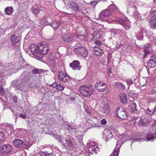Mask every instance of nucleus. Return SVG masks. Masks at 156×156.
<instances>
[{"instance_id": "obj_1", "label": "nucleus", "mask_w": 156, "mask_h": 156, "mask_svg": "<svg viewBox=\"0 0 156 156\" xmlns=\"http://www.w3.org/2000/svg\"><path fill=\"white\" fill-rule=\"evenodd\" d=\"M46 46L41 52L39 51L38 48H37L35 44L30 45L29 46V48L32 53L36 56L39 58H41L43 56V55L47 54L50 51V48L49 45L48 46L46 45Z\"/></svg>"}, {"instance_id": "obj_2", "label": "nucleus", "mask_w": 156, "mask_h": 156, "mask_svg": "<svg viewBox=\"0 0 156 156\" xmlns=\"http://www.w3.org/2000/svg\"><path fill=\"white\" fill-rule=\"evenodd\" d=\"M80 91L83 95L86 97H88L95 92L91 86L86 85L81 86L80 89Z\"/></svg>"}, {"instance_id": "obj_3", "label": "nucleus", "mask_w": 156, "mask_h": 156, "mask_svg": "<svg viewBox=\"0 0 156 156\" xmlns=\"http://www.w3.org/2000/svg\"><path fill=\"white\" fill-rule=\"evenodd\" d=\"M107 87L106 83L103 81L96 80L94 85V88L101 92L105 91Z\"/></svg>"}, {"instance_id": "obj_4", "label": "nucleus", "mask_w": 156, "mask_h": 156, "mask_svg": "<svg viewBox=\"0 0 156 156\" xmlns=\"http://www.w3.org/2000/svg\"><path fill=\"white\" fill-rule=\"evenodd\" d=\"M59 80L63 82H69L72 79L67 73L60 72L58 76Z\"/></svg>"}, {"instance_id": "obj_5", "label": "nucleus", "mask_w": 156, "mask_h": 156, "mask_svg": "<svg viewBox=\"0 0 156 156\" xmlns=\"http://www.w3.org/2000/svg\"><path fill=\"white\" fill-rule=\"evenodd\" d=\"M58 140L61 143L62 145L66 148H67L66 147V146H69L71 148H73L74 147V143L71 140L69 139L66 138L64 140L62 137L60 136Z\"/></svg>"}, {"instance_id": "obj_6", "label": "nucleus", "mask_w": 156, "mask_h": 156, "mask_svg": "<svg viewBox=\"0 0 156 156\" xmlns=\"http://www.w3.org/2000/svg\"><path fill=\"white\" fill-rule=\"evenodd\" d=\"M117 115L122 119H126L127 118V114L126 109L123 107H119L116 111Z\"/></svg>"}, {"instance_id": "obj_7", "label": "nucleus", "mask_w": 156, "mask_h": 156, "mask_svg": "<svg viewBox=\"0 0 156 156\" xmlns=\"http://www.w3.org/2000/svg\"><path fill=\"white\" fill-rule=\"evenodd\" d=\"M11 146L9 144H7L1 146L0 147V151L2 154L6 155L10 153L12 151Z\"/></svg>"}, {"instance_id": "obj_8", "label": "nucleus", "mask_w": 156, "mask_h": 156, "mask_svg": "<svg viewBox=\"0 0 156 156\" xmlns=\"http://www.w3.org/2000/svg\"><path fill=\"white\" fill-rule=\"evenodd\" d=\"M100 18L103 20H106L111 18L112 16V12L108 9L104 10L101 12L99 14Z\"/></svg>"}, {"instance_id": "obj_9", "label": "nucleus", "mask_w": 156, "mask_h": 156, "mask_svg": "<svg viewBox=\"0 0 156 156\" xmlns=\"http://www.w3.org/2000/svg\"><path fill=\"white\" fill-rule=\"evenodd\" d=\"M147 66L150 68H154L156 66V55H151V58L147 62Z\"/></svg>"}, {"instance_id": "obj_10", "label": "nucleus", "mask_w": 156, "mask_h": 156, "mask_svg": "<svg viewBox=\"0 0 156 156\" xmlns=\"http://www.w3.org/2000/svg\"><path fill=\"white\" fill-rule=\"evenodd\" d=\"M67 6L70 9L75 11H80V7L74 2H70L67 4Z\"/></svg>"}, {"instance_id": "obj_11", "label": "nucleus", "mask_w": 156, "mask_h": 156, "mask_svg": "<svg viewBox=\"0 0 156 156\" xmlns=\"http://www.w3.org/2000/svg\"><path fill=\"white\" fill-rule=\"evenodd\" d=\"M91 50L93 53L98 56H101L103 54V51L98 47H93L91 48Z\"/></svg>"}, {"instance_id": "obj_12", "label": "nucleus", "mask_w": 156, "mask_h": 156, "mask_svg": "<svg viewBox=\"0 0 156 156\" xmlns=\"http://www.w3.org/2000/svg\"><path fill=\"white\" fill-rule=\"evenodd\" d=\"M11 40L12 45L16 47H19L20 45V42L17 37L14 34L11 35Z\"/></svg>"}, {"instance_id": "obj_13", "label": "nucleus", "mask_w": 156, "mask_h": 156, "mask_svg": "<svg viewBox=\"0 0 156 156\" xmlns=\"http://www.w3.org/2000/svg\"><path fill=\"white\" fill-rule=\"evenodd\" d=\"M86 49V48L83 47L81 45L78 44L75 45L74 51L76 53L80 55L82 51H84Z\"/></svg>"}, {"instance_id": "obj_14", "label": "nucleus", "mask_w": 156, "mask_h": 156, "mask_svg": "<svg viewBox=\"0 0 156 156\" xmlns=\"http://www.w3.org/2000/svg\"><path fill=\"white\" fill-rule=\"evenodd\" d=\"M80 64V63L79 61H74L70 63V66L74 70H80L81 68Z\"/></svg>"}, {"instance_id": "obj_15", "label": "nucleus", "mask_w": 156, "mask_h": 156, "mask_svg": "<svg viewBox=\"0 0 156 156\" xmlns=\"http://www.w3.org/2000/svg\"><path fill=\"white\" fill-rule=\"evenodd\" d=\"M148 78L145 77L142 78L140 80V85H141L140 88L141 90H144L147 87V83L148 81Z\"/></svg>"}, {"instance_id": "obj_16", "label": "nucleus", "mask_w": 156, "mask_h": 156, "mask_svg": "<svg viewBox=\"0 0 156 156\" xmlns=\"http://www.w3.org/2000/svg\"><path fill=\"white\" fill-rule=\"evenodd\" d=\"M129 103L130 105L129 110L130 112L134 113H137L138 110L136 108V104L133 101H130Z\"/></svg>"}, {"instance_id": "obj_17", "label": "nucleus", "mask_w": 156, "mask_h": 156, "mask_svg": "<svg viewBox=\"0 0 156 156\" xmlns=\"http://www.w3.org/2000/svg\"><path fill=\"white\" fill-rule=\"evenodd\" d=\"M13 144L16 147L18 148H23V140L18 139H15L13 140Z\"/></svg>"}, {"instance_id": "obj_18", "label": "nucleus", "mask_w": 156, "mask_h": 156, "mask_svg": "<svg viewBox=\"0 0 156 156\" xmlns=\"http://www.w3.org/2000/svg\"><path fill=\"white\" fill-rule=\"evenodd\" d=\"M119 97L122 103L123 104H125L127 103L128 100L126 94L123 93H122L119 95Z\"/></svg>"}, {"instance_id": "obj_19", "label": "nucleus", "mask_w": 156, "mask_h": 156, "mask_svg": "<svg viewBox=\"0 0 156 156\" xmlns=\"http://www.w3.org/2000/svg\"><path fill=\"white\" fill-rule=\"evenodd\" d=\"M62 38L64 41L68 42L72 41L73 39V37L71 34H67L64 35Z\"/></svg>"}, {"instance_id": "obj_20", "label": "nucleus", "mask_w": 156, "mask_h": 156, "mask_svg": "<svg viewBox=\"0 0 156 156\" xmlns=\"http://www.w3.org/2000/svg\"><path fill=\"white\" fill-rule=\"evenodd\" d=\"M119 142H117V145L115 148L114 149V150L112 152L110 156H118L119 153L120 147L121 146L120 145L119 147H118V143Z\"/></svg>"}, {"instance_id": "obj_21", "label": "nucleus", "mask_w": 156, "mask_h": 156, "mask_svg": "<svg viewBox=\"0 0 156 156\" xmlns=\"http://www.w3.org/2000/svg\"><path fill=\"white\" fill-rule=\"evenodd\" d=\"M46 45L47 46H48L49 45V44L48 43H47L44 41L41 42L38 44V47H37V48H38V49H39V51H40L41 52L44 50L43 49H44V47H46Z\"/></svg>"}, {"instance_id": "obj_22", "label": "nucleus", "mask_w": 156, "mask_h": 156, "mask_svg": "<svg viewBox=\"0 0 156 156\" xmlns=\"http://www.w3.org/2000/svg\"><path fill=\"white\" fill-rule=\"evenodd\" d=\"M30 9L32 12L36 15L38 14L41 11V9L36 5L33 6Z\"/></svg>"}, {"instance_id": "obj_23", "label": "nucleus", "mask_w": 156, "mask_h": 156, "mask_svg": "<svg viewBox=\"0 0 156 156\" xmlns=\"http://www.w3.org/2000/svg\"><path fill=\"white\" fill-rule=\"evenodd\" d=\"M153 138L154 137L152 134H150L147 136L146 139V138H145L144 139L143 138L136 139L135 140V141H138L140 142V141L141 140H142L143 141L147 140V141H148V140H151L152 139H153Z\"/></svg>"}, {"instance_id": "obj_24", "label": "nucleus", "mask_w": 156, "mask_h": 156, "mask_svg": "<svg viewBox=\"0 0 156 156\" xmlns=\"http://www.w3.org/2000/svg\"><path fill=\"white\" fill-rule=\"evenodd\" d=\"M103 34V33L101 30H98L96 31L93 33V35L94 37H95L96 38H100Z\"/></svg>"}, {"instance_id": "obj_25", "label": "nucleus", "mask_w": 156, "mask_h": 156, "mask_svg": "<svg viewBox=\"0 0 156 156\" xmlns=\"http://www.w3.org/2000/svg\"><path fill=\"white\" fill-rule=\"evenodd\" d=\"M147 122V117H142L139 120L138 123L140 125L144 126L145 125Z\"/></svg>"}, {"instance_id": "obj_26", "label": "nucleus", "mask_w": 156, "mask_h": 156, "mask_svg": "<svg viewBox=\"0 0 156 156\" xmlns=\"http://www.w3.org/2000/svg\"><path fill=\"white\" fill-rule=\"evenodd\" d=\"M151 45L148 43H146L144 45V51L145 52V54L147 55L151 52L150 48Z\"/></svg>"}, {"instance_id": "obj_27", "label": "nucleus", "mask_w": 156, "mask_h": 156, "mask_svg": "<svg viewBox=\"0 0 156 156\" xmlns=\"http://www.w3.org/2000/svg\"><path fill=\"white\" fill-rule=\"evenodd\" d=\"M14 12V9L12 6L7 7L5 9V12L8 15H11Z\"/></svg>"}, {"instance_id": "obj_28", "label": "nucleus", "mask_w": 156, "mask_h": 156, "mask_svg": "<svg viewBox=\"0 0 156 156\" xmlns=\"http://www.w3.org/2000/svg\"><path fill=\"white\" fill-rule=\"evenodd\" d=\"M110 111V107L108 105H105L102 112L105 113L106 115H108Z\"/></svg>"}, {"instance_id": "obj_29", "label": "nucleus", "mask_w": 156, "mask_h": 156, "mask_svg": "<svg viewBox=\"0 0 156 156\" xmlns=\"http://www.w3.org/2000/svg\"><path fill=\"white\" fill-rule=\"evenodd\" d=\"M108 9L116 12H119V8L115 4H112L109 6Z\"/></svg>"}, {"instance_id": "obj_30", "label": "nucleus", "mask_w": 156, "mask_h": 156, "mask_svg": "<svg viewBox=\"0 0 156 156\" xmlns=\"http://www.w3.org/2000/svg\"><path fill=\"white\" fill-rule=\"evenodd\" d=\"M148 95H152L154 98H156V90L152 89L151 90H149L147 92Z\"/></svg>"}, {"instance_id": "obj_31", "label": "nucleus", "mask_w": 156, "mask_h": 156, "mask_svg": "<svg viewBox=\"0 0 156 156\" xmlns=\"http://www.w3.org/2000/svg\"><path fill=\"white\" fill-rule=\"evenodd\" d=\"M44 70L40 69H34L32 70V72L34 74H36L37 73L41 74V73H43Z\"/></svg>"}, {"instance_id": "obj_32", "label": "nucleus", "mask_w": 156, "mask_h": 156, "mask_svg": "<svg viewBox=\"0 0 156 156\" xmlns=\"http://www.w3.org/2000/svg\"><path fill=\"white\" fill-rule=\"evenodd\" d=\"M61 23L59 22H54L52 23L51 26L53 27L55 30H57V28L60 26Z\"/></svg>"}, {"instance_id": "obj_33", "label": "nucleus", "mask_w": 156, "mask_h": 156, "mask_svg": "<svg viewBox=\"0 0 156 156\" xmlns=\"http://www.w3.org/2000/svg\"><path fill=\"white\" fill-rule=\"evenodd\" d=\"M105 132L104 133L105 135V136L107 138L108 137H109L108 138H110L112 136V134L111 133V131L109 130H107L105 131Z\"/></svg>"}, {"instance_id": "obj_34", "label": "nucleus", "mask_w": 156, "mask_h": 156, "mask_svg": "<svg viewBox=\"0 0 156 156\" xmlns=\"http://www.w3.org/2000/svg\"><path fill=\"white\" fill-rule=\"evenodd\" d=\"M49 58L51 61L55 62V60L56 59V56L55 53H52L49 55Z\"/></svg>"}, {"instance_id": "obj_35", "label": "nucleus", "mask_w": 156, "mask_h": 156, "mask_svg": "<svg viewBox=\"0 0 156 156\" xmlns=\"http://www.w3.org/2000/svg\"><path fill=\"white\" fill-rule=\"evenodd\" d=\"M127 20L126 18H120L118 19L117 21L119 24L122 26L123 24H125V22H127Z\"/></svg>"}, {"instance_id": "obj_36", "label": "nucleus", "mask_w": 156, "mask_h": 156, "mask_svg": "<svg viewBox=\"0 0 156 156\" xmlns=\"http://www.w3.org/2000/svg\"><path fill=\"white\" fill-rule=\"evenodd\" d=\"M151 26L154 29H156V17L152 19L151 20Z\"/></svg>"}, {"instance_id": "obj_37", "label": "nucleus", "mask_w": 156, "mask_h": 156, "mask_svg": "<svg viewBox=\"0 0 156 156\" xmlns=\"http://www.w3.org/2000/svg\"><path fill=\"white\" fill-rule=\"evenodd\" d=\"M117 88L119 90H122L125 88V86L122 83H116Z\"/></svg>"}, {"instance_id": "obj_38", "label": "nucleus", "mask_w": 156, "mask_h": 156, "mask_svg": "<svg viewBox=\"0 0 156 156\" xmlns=\"http://www.w3.org/2000/svg\"><path fill=\"white\" fill-rule=\"evenodd\" d=\"M95 147V146H91L89 148V151H91L92 153H96L97 150L96 148Z\"/></svg>"}, {"instance_id": "obj_39", "label": "nucleus", "mask_w": 156, "mask_h": 156, "mask_svg": "<svg viewBox=\"0 0 156 156\" xmlns=\"http://www.w3.org/2000/svg\"><path fill=\"white\" fill-rule=\"evenodd\" d=\"M88 55V53L87 49H86L84 51H83L81 53L80 55L84 58L86 57Z\"/></svg>"}, {"instance_id": "obj_40", "label": "nucleus", "mask_w": 156, "mask_h": 156, "mask_svg": "<svg viewBox=\"0 0 156 156\" xmlns=\"http://www.w3.org/2000/svg\"><path fill=\"white\" fill-rule=\"evenodd\" d=\"M145 112L146 113L150 115H151L154 113V111H153V109L150 110L148 108L145 110Z\"/></svg>"}, {"instance_id": "obj_41", "label": "nucleus", "mask_w": 156, "mask_h": 156, "mask_svg": "<svg viewBox=\"0 0 156 156\" xmlns=\"http://www.w3.org/2000/svg\"><path fill=\"white\" fill-rule=\"evenodd\" d=\"M125 81L127 83L128 85L129 86V87L131 84L133 83V81L130 78L126 80Z\"/></svg>"}, {"instance_id": "obj_42", "label": "nucleus", "mask_w": 156, "mask_h": 156, "mask_svg": "<svg viewBox=\"0 0 156 156\" xmlns=\"http://www.w3.org/2000/svg\"><path fill=\"white\" fill-rule=\"evenodd\" d=\"M128 22V21L127 20V22H125V24H123L122 26L124 27V28L126 29H129L130 25L129 23H128L127 22Z\"/></svg>"}, {"instance_id": "obj_43", "label": "nucleus", "mask_w": 156, "mask_h": 156, "mask_svg": "<svg viewBox=\"0 0 156 156\" xmlns=\"http://www.w3.org/2000/svg\"><path fill=\"white\" fill-rule=\"evenodd\" d=\"M29 144V141H23V148H25Z\"/></svg>"}, {"instance_id": "obj_44", "label": "nucleus", "mask_w": 156, "mask_h": 156, "mask_svg": "<svg viewBox=\"0 0 156 156\" xmlns=\"http://www.w3.org/2000/svg\"><path fill=\"white\" fill-rule=\"evenodd\" d=\"M84 108L86 112L89 114H90V113L91 109L90 108H88L87 107H85V106H84Z\"/></svg>"}, {"instance_id": "obj_45", "label": "nucleus", "mask_w": 156, "mask_h": 156, "mask_svg": "<svg viewBox=\"0 0 156 156\" xmlns=\"http://www.w3.org/2000/svg\"><path fill=\"white\" fill-rule=\"evenodd\" d=\"M64 87L61 86V84L59 85L58 84V86L56 89L58 90L61 91L63 90L64 89Z\"/></svg>"}, {"instance_id": "obj_46", "label": "nucleus", "mask_w": 156, "mask_h": 156, "mask_svg": "<svg viewBox=\"0 0 156 156\" xmlns=\"http://www.w3.org/2000/svg\"><path fill=\"white\" fill-rule=\"evenodd\" d=\"M0 93L2 95H3L5 94L4 89L1 86H0Z\"/></svg>"}, {"instance_id": "obj_47", "label": "nucleus", "mask_w": 156, "mask_h": 156, "mask_svg": "<svg viewBox=\"0 0 156 156\" xmlns=\"http://www.w3.org/2000/svg\"><path fill=\"white\" fill-rule=\"evenodd\" d=\"M134 7V6L133 5L131 7H129L128 9L129 11L132 12L135 11L136 9Z\"/></svg>"}, {"instance_id": "obj_48", "label": "nucleus", "mask_w": 156, "mask_h": 156, "mask_svg": "<svg viewBox=\"0 0 156 156\" xmlns=\"http://www.w3.org/2000/svg\"><path fill=\"white\" fill-rule=\"evenodd\" d=\"M4 139V135L3 133L0 132V141L3 140Z\"/></svg>"}, {"instance_id": "obj_49", "label": "nucleus", "mask_w": 156, "mask_h": 156, "mask_svg": "<svg viewBox=\"0 0 156 156\" xmlns=\"http://www.w3.org/2000/svg\"><path fill=\"white\" fill-rule=\"evenodd\" d=\"M107 123L106 120L105 119H103L101 121V123L102 125H105Z\"/></svg>"}, {"instance_id": "obj_50", "label": "nucleus", "mask_w": 156, "mask_h": 156, "mask_svg": "<svg viewBox=\"0 0 156 156\" xmlns=\"http://www.w3.org/2000/svg\"><path fill=\"white\" fill-rule=\"evenodd\" d=\"M51 86L54 88L57 89L58 86V84H57L56 83H55L52 84Z\"/></svg>"}, {"instance_id": "obj_51", "label": "nucleus", "mask_w": 156, "mask_h": 156, "mask_svg": "<svg viewBox=\"0 0 156 156\" xmlns=\"http://www.w3.org/2000/svg\"><path fill=\"white\" fill-rule=\"evenodd\" d=\"M19 116L20 118H23V119H25L27 117L26 115L23 114H20V115Z\"/></svg>"}, {"instance_id": "obj_52", "label": "nucleus", "mask_w": 156, "mask_h": 156, "mask_svg": "<svg viewBox=\"0 0 156 156\" xmlns=\"http://www.w3.org/2000/svg\"><path fill=\"white\" fill-rule=\"evenodd\" d=\"M97 3V2H96L95 1H92L90 2V4L94 6H95Z\"/></svg>"}, {"instance_id": "obj_53", "label": "nucleus", "mask_w": 156, "mask_h": 156, "mask_svg": "<svg viewBox=\"0 0 156 156\" xmlns=\"http://www.w3.org/2000/svg\"><path fill=\"white\" fill-rule=\"evenodd\" d=\"M41 156H47V153L45 152H40L39 153Z\"/></svg>"}, {"instance_id": "obj_54", "label": "nucleus", "mask_w": 156, "mask_h": 156, "mask_svg": "<svg viewBox=\"0 0 156 156\" xmlns=\"http://www.w3.org/2000/svg\"><path fill=\"white\" fill-rule=\"evenodd\" d=\"M95 43L97 45H101L102 44L101 43V42H100V41L99 40H97L95 42Z\"/></svg>"}, {"instance_id": "obj_55", "label": "nucleus", "mask_w": 156, "mask_h": 156, "mask_svg": "<svg viewBox=\"0 0 156 156\" xmlns=\"http://www.w3.org/2000/svg\"><path fill=\"white\" fill-rule=\"evenodd\" d=\"M48 20H47L46 19H44L43 20H44V22L45 23H49V24L50 23V22H48V20H50L51 19L50 18H48Z\"/></svg>"}, {"instance_id": "obj_56", "label": "nucleus", "mask_w": 156, "mask_h": 156, "mask_svg": "<svg viewBox=\"0 0 156 156\" xmlns=\"http://www.w3.org/2000/svg\"><path fill=\"white\" fill-rule=\"evenodd\" d=\"M153 111H154V113L156 112V106H155L154 109H153Z\"/></svg>"}, {"instance_id": "obj_57", "label": "nucleus", "mask_w": 156, "mask_h": 156, "mask_svg": "<svg viewBox=\"0 0 156 156\" xmlns=\"http://www.w3.org/2000/svg\"><path fill=\"white\" fill-rule=\"evenodd\" d=\"M46 156H52V155L51 154H47V153Z\"/></svg>"}, {"instance_id": "obj_58", "label": "nucleus", "mask_w": 156, "mask_h": 156, "mask_svg": "<svg viewBox=\"0 0 156 156\" xmlns=\"http://www.w3.org/2000/svg\"><path fill=\"white\" fill-rule=\"evenodd\" d=\"M154 14L156 15V9L154 11Z\"/></svg>"}, {"instance_id": "obj_59", "label": "nucleus", "mask_w": 156, "mask_h": 156, "mask_svg": "<svg viewBox=\"0 0 156 156\" xmlns=\"http://www.w3.org/2000/svg\"><path fill=\"white\" fill-rule=\"evenodd\" d=\"M154 2H156V0H153Z\"/></svg>"}, {"instance_id": "obj_60", "label": "nucleus", "mask_w": 156, "mask_h": 156, "mask_svg": "<svg viewBox=\"0 0 156 156\" xmlns=\"http://www.w3.org/2000/svg\"><path fill=\"white\" fill-rule=\"evenodd\" d=\"M92 29L93 30H94V28L93 27H92Z\"/></svg>"}]
</instances>
